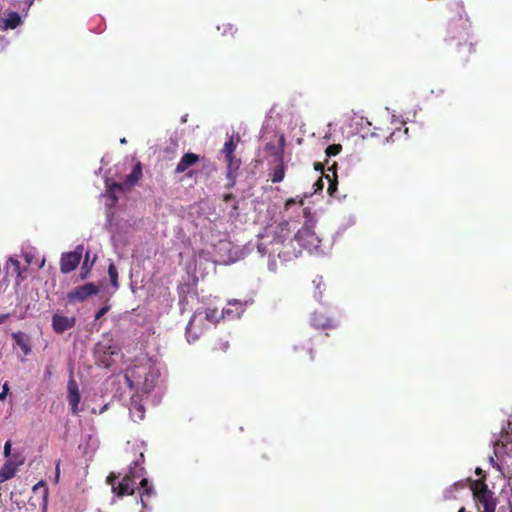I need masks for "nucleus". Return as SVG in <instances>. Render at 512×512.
Wrapping results in <instances>:
<instances>
[{
    "label": "nucleus",
    "instance_id": "58836bf2",
    "mask_svg": "<svg viewBox=\"0 0 512 512\" xmlns=\"http://www.w3.org/2000/svg\"><path fill=\"white\" fill-rule=\"evenodd\" d=\"M6 466H9L10 468H13V471L16 473L17 471V468L19 467V465H17V463L15 461H13L12 459L8 458V460L5 462Z\"/></svg>",
    "mask_w": 512,
    "mask_h": 512
},
{
    "label": "nucleus",
    "instance_id": "bb28decb",
    "mask_svg": "<svg viewBox=\"0 0 512 512\" xmlns=\"http://www.w3.org/2000/svg\"><path fill=\"white\" fill-rule=\"evenodd\" d=\"M142 175V169H141V166L140 164H137L132 172L127 176V182H129V184L131 185H134L141 177Z\"/></svg>",
    "mask_w": 512,
    "mask_h": 512
},
{
    "label": "nucleus",
    "instance_id": "c756f323",
    "mask_svg": "<svg viewBox=\"0 0 512 512\" xmlns=\"http://www.w3.org/2000/svg\"><path fill=\"white\" fill-rule=\"evenodd\" d=\"M7 273H15L17 276H20L19 271V261L17 259L10 258L6 264Z\"/></svg>",
    "mask_w": 512,
    "mask_h": 512
},
{
    "label": "nucleus",
    "instance_id": "a211bd4d",
    "mask_svg": "<svg viewBox=\"0 0 512 512\" xmlns=\"http://www.w3.org/2000/svg\"><path fill=\"white\" fill-rule=\"evenodd\" d=\"M199 157L193 153H186L180 159L179 163L176 166V172L182 173L185 172L190 166L195 164L198 161Z\"/></svg>",
    "mask_w": 512,
    "mask_h": 512
},
{
    "label": "nucleus",
    "instance_id": "c03bdc74",
    "mask_svg": "<svg viewBox=\"0 0 512 512\" xmlns=\"http://www.w3.org/2000/svg\"><path fill=\"white\" fill-rule=\"evenodd\" d=\"M303 213H304V216H305V217H309V216H310V209H309V208H305V209L303 210Z\"/></svg>",
    "mask_w": 512,
    "mask_h": 512
},
{
    "label": "nucleus",
    "instance_id": "f8f14e48",
    "mask_svg": "<svg viewBox=\"0 0 512 512\" xmlns=\"http://www.w3.org/2000/svg\"><path fill=\"white\" fill-rule=\"evenodd\" d=\"M250 301L244 300H238V299H231L227 301V305L229 308H226V319L229 320H235L239 319L244 311L246 310V307Z\"/></svg>",
    "mask_w": 512,
    "mask_h": 512
},
{
    "label": "nucleus",
    "instance_id": "de8ad7c7",
    "mask_svg": "<svg viewBox=\"0 0 512 512\" xmlns=\"http://www.w3.org/2000/svg\"><path fill=\"white\" fill-rule=\"evenodd\" d=\"M491 463L493 464V466H497V468L500 469V466L494 461L493 458H491Z\"/></svg>",
    "mask_w": 512,
    "mask_h": 512
},
{
    "label": "nucleus",
    "instance_id": "ddd939ff",
    "mask_svg": "<svg viewBox=\"0 0 512 512\" xmlns=\"http://www.w3.org/2000/svg\"><path fill=\"white\" fill-rule=\"evenodd\" d=\"M140 501L144 509H150L148 503L151 499L155 498L156 490L152 484L149 483L147 478H141L140 480Z\"/></svg>",
    "mask_w": 512,
    "mask_h": 512
},
{
    "label": "nucleus",
    "instance_id": "a19ab883",
    "mask_svg": "<svg viewBox=\"0 0 512 512\" xmlns=\"http://www.w3.org/2000/svg\"><path fill=\"white\" fill-rule=\"evenodd\" d=\"M314 168H315V170H317V171H321V172H323V170H324V165H323L322 163H320V162H316V163H314Z\"/></svg>",
    "mask_w": 512,
    "mask_h": 512
},
{
    "label": "nucleus",
    "instance_id": "5701e85b",
    "mask_svg": "<svg viewBox=\"0 0 512 512\" xmlns=\"http://www.w3.org/2000/svg\"><path fill=\"white\" fill-rule=\"evenodd\" d=\"M508 443L509 436H506L505 439H499L494 443V454L498 459L503 458L507 454L506 448Z\"/></svg>",
    "mask_w": 512,
    "mask_h": 512
},
{
    "label": "nucleus",
    "instance_id": "603ef678",
    "mask_svg": "<svg viewBox=\"0 0 512 512\" xmlns=\"http://www.w3.org/2000/svg\"><path fill=\"white\" fill-rule=\"evenodd\" d=\"M120 142H121V144H125V143H126V139H125V138H122V139L120 140Z\"/></svg>",
    "mask_w": 512,
    "mask_h": 512
},
{
    "label": "nucleus",
    "instance_id": "e433bc0d",
    "mask_svg": "<svg viewBox=\"0 0 512 512\" xmlns=\"http://www.w3.org/2000/svg\"><path fill=\"white\" fill-rule=\"evenodd\" d=\"M11 447H12V444L10 441H6L5 445H4V456L6 458H10V456L12 455L11 454Z\"/></svg>",
    "mask_w": 512,
    "mask_h": 512
},
{
    "label": "nucleus",
    "instance_id": "4be33fe9",
    "mask_svg": "<svg viewBox=\"0 0 512 512\" xmlns=\"http://www.w3.org/2000/svg\"><path fill=\"white\" fill-rule=\"evenodd\" d=\"M4 29H14L21 23L20 15L17 12H11L6 18L0 20Z\"/></svg>",
    "mask_w": 512,
    "mask_h": 512
},
{
    "label": "nucleus",
    "instance_id": "f3484780",
    "mask_svg": "<svg viewBox=\"0 0 512 512\" xmlns=\"http://www.w3.org/2000/svg\"><path fill=\"white\" fill-rule=\"evenodd\" d=\"M407 133H408L407 127H405L404 129H402V127L393 128V129L388 127V129L385 133H382V134L374 133V134L377 135L378 137H383L387 142H389V141L394 142V141L400 139L401 137L407 135Z\"/></svg>",
    "mask_w": 512,
    "mask_h": 512
},
{
    "label": "nucleus",
    "instance_id": "a18cd8bd",
    "mask_svg": "<svg viewBox=\"0 0 512 512\" xmlns=\"http://www.w3.org/2000/svg\"><path fill=\"white\" fill-rule=\"evenodd\" d=\"M316 185L318 186V188H322L323 187V183H322V179L321 178L316 182Z\"/></svg>",
    "mask_w": 512,
    "mask_h": 512
},
{
    "label": "nucleus",
    "instance_id": "8fccbe9b",
    "mask_svg": "<svg viewBox=\"0 0 512 512\" xmlns=\"http://www.w3.org/2000/svg\"><path fill=\"white\" fill-rule=\"evenodd\" d=\"M225 199H226V203H227L230 200V195L226 194Z\"/></svg>",
    "mask_w": 512,
    "mask_h": 512
},
{
    "label": "nucleus",
    "instance_id": "393cba45",
    "mask_svg": "<svg viewBox=\"0 0 512 512\" xmlns=\"http://www.w3.org/2000/svg\"><path fill=\"white\" fill-rule=\"evenodd\" d=\"M335 166H336V163H334L330 168H328V171H332L333 172V179L330 177L329 174L326 175V178L328 179L329 181V187H328V192L330 195H333L334 191L337 189V182H336V171H335Z\"/></svg>",
    "mask_w": 512,
    "mask_h": 512
},
{
    "label": "nucleus",
    "instance_id": "79ce46f5",
    "mask_svg": "<svg viewBox=\"0 0 512 512\" xmlns=\"http://www.w3.org/2000/svg\"><path fill=\"white\" fill-rule=\"evenodd\" d=\"M59 476H60V469H59V464H57L56 469H55V481L56 482H58Z\"/></svg>",
    "mask_w": 512,
    "mask_h": 512
},
{
    "label": "nucleus",
    "instance_id": "c9c22d12",
    "mask_svg": "<svg viewBox=\"0 0 512 512\" xmlns=\"http://www.w3.org/2000/svg\"><path fill=\"white\" fill-rule=\"evenodd\" d=\"M110 307L109 306H104L102 308H100L97 313L95 314V319L98 320L100 319L101 317H103L108 311H109Z\"/></svg>",
    "mask_w": 512,
    "mask_h": 512
},
{
    "label": "nucleus",
    "instance_id": "9b49d317",
    "mask_svg": "<svg viewBox=\"0 0 512 512\" xmlns=\"http://www.w3.org/2000/svg\"><path fill=\"white\" fill-rule=\"evenodd\" d=\"M68 389V402L71 407V411L74 415H77L80 412L79 403H80V392L78 389V385L74 380L73 376H70L67 385Z\"/></svg>",
    "mask_w": 512,
    "mask_h": 512
},
{
    "label": "nucleus",
    "instance_id": "b1692460",
    "mask_svg": "<svg viewBox=\"0 0 512 512\" xmlns=\"http://www.w3.org/2000/svg\"><path fill=\"white\" fill-rule=\"evenodd\" d=\"M144 413H145L144 407L140 403L133 400L132 405L130 407V415H131L132 419L135 422L143 420Z\"/></svg>",
    "mask_w": 512,
    "mask_h": 512
},
{
    "label": "nucleus",
    "instance_id": "dca6fc26",
    "mask_svg": "<svg viewBox=\"0 0 512 512\" xmlns=\"http://www.w3.org/2000/svg\"><path fill=\"white\" fill-rule=\"evenodd\" d=\"M15 343L21 348L24 355L27 356L31 353L30 338L27 334L18 331L12 334Z\"/></svg>",
    "mask_w": 512,
    "mask_h": 512
},
{
    "label": "nucleus",
    "instance_id": "7ed1b4c3",
    "mask_svg": "<svg viewBox=\"0 0 512 512\" xmlns=\"http://www.w3.org/2000/svg\"><path fill=\"white\" fill-rule=\"evenodd\" d=\"M450 18H449V31L452 37L455 38V34L458 29L462 30L465 44H468V52L474 51L472 37L470 34L471 22L468 14L465 10L464 3L462 1H454L449 5Z\"/></svg>",
    "mask_w": 512,
    "mask_h": 512
},
{
    "label": "nucleus",
    "instance_id": "2eb2a0df",
    "mask_svg": "<svg viewBox=\"0 0 512 512\" xmlns=\"http://www.w3.org/2000/svg\"><path fill=\"white\" fill-rule=\"evenodd\" d=\"M284 148H285V137L284 135L279 136L278 145H275L271 142L265 145V151L269 152L271 156H274L276 160H281L284 158Z\"/></svg>",
    "mask_w": 512,
    "mask_h": 512
},
{
    "label": "nucleus",
    "instance_id": "6e6d98bb",
    "mask_svg": "<svg viewBox=\"0 0 512 512\" xmlns=\"http://www.w3.org/2000/svg\"><path fill=\"white\" fill-rule=\"evenodd\" d=\"M230 216L233 217L234 216V211H231L230 212Z\"/></svg>",
    "mask_w": 512,
    "mask_h": 512
},
{
    "label": "nucleus",
    "instance_id": "49530a36",
    "mask_svg": "<svg viewBox=\"0 0 512 512\" xmlns=\"http://www.w3.org/2000/svg\"><path fill=\"white\" fill-rule=\"evenodd\" d=\"M310 360L313 361L315 359L312 349H309Z\"/></svg>",
    "mask_w": 512,
    "mask_h": 512
},
{
    "label": "nucleus",
    "instance_id": "9d476101",
    "mask_svg": "<svg viewBox=\"0 0 512 512\" xmlns=\"http://www.w3.org/2000/svg\"><path fill=\"white\" fill-rule=\"evenodd\" d=\"M226 162V178L229 180L228 185L233 186L236 182L237 177L240 175L242 161L240 158H237L235 154H230L228 157H226Z\"/></svg>",
    "mask_w": 512,
    "mask_h": 512
},
{
    "label": "nucleus",
    "instance_id": "423d86ee",
    "mask_svg": "<svg viewBox=\"0 0 512 512\" xmlns=\"http://www.w3.org/2000/svg\"><path fill=\"white\" fill-rule=\"evenodd\" d=\"M84 252L83 244L76 246L74 251L64 252L60 259V270L64 274L74 271L79 265Z\"/></svg>",
    "mask_w": 512,
    "mask_h": 512
},
{
    "label": "nucleus",
    "instance_id": "1a4fd4ad",
    "mask_svg": "<svg viewBox=\"0 0 512 512\" xmlns=\"http://www.w3.org/2000/svg\"><path fill=\"white\" fill-rule=\"evenodd\" d=\"M76 324V318L74 316L68 317L60 313H55L52 316V328L57 334H62L67 330L72 329Z\"/></svg>",
    "mask_w": 512,
    "mask_h": 512
},
{
    "label": "nucleus",
    "instance_id": "4468645a",
    "mask_svg": "<svg viewBox=\"0 0 512 512\" xmlns=\"http://www.w3.org/2000/svg\"><path fill=\"white\" fill-rule=\"evenodd\" d=\"M310 323L313 327L317 329H327V328H335L336 325L334 321L324 314L319 312H314L311 316Z\"/></svg>",
    "mask_w": 512,
    "mask_h": 512
},
{
    "label": "nucleus",
    "instance_id": "37998d69",
    "mask_svg": "<svg viewBox=\"0 0 512 512\" xmlns=\"http://www.w3.org/2000/svg\"><path fill=\"white\" fill-rule=\"evenodd\" d=\"M52 374L51 367L47 366L45 370V378H50Z\"/></svg>",
    "mask_w": 512,
    "mask_h": 512
},
{
    "label": "nucleus",
    "instance_id": "20e7f679",
    "mask_svg": "<svg viewBox=\"0 0 512 512\" xmlns=\"http://www.w3.org/2000/svg\"><path fill=\"white\" fill-rule=\"evenodd\" d=\"M469 482L478 510H481V512H495L496 499L493 497V492L488 489L484 477L478 480L469 479Z\"/></svg>",
    "mask_w": 512,
    "mask_h": 512
},
{
    "label": "nucleus",
    "instance_id": "6e6552de",
    "mask_svg": "<svg viewBox=\"0 0 512 512\" xmlns=\"http://www.w3.org/2000/svg\"><path fill=\"white\" fill-rule=\"evenodd\" d=\"M202 321L203 314L200 312V310H197L191 317L186 328V338L189 343L195 342L199 339L202 333Z\"/></svg>",
    "mask_w": 512,
    "mask_h": 512
},
{
    "label": "nucleus",
    "instance_id": "7c9ffc66",
    "mask_svg": "<svg viewBox=\"0 0 512 512\" xmlns=\"http://www.w3.org/2000/svg\"><path fill=\"white\" fill-rule=\"evenodd\" d=\"M341 150L342 146L340 144H332L326 148L325 153L328 157H331L338 155L341 152Z\"/></svg>",
    "mask_w": 512,
    "mask_h": 512
},
{
    "label": "nucleus",
    "instance_id": "cd10ccee",
    "mask_svg": "<svg viewBox=\"0 0 512 512\" xmlns=\"http://www.w3.org/2000/svg\"><path fill=\"white\" fill-rule=\"evenodd\" d=\"M108 274H109V277H110L111 285L115 289H117L119 287V284H118V272H117V269H116L115 265L112 264V263L108 267Z\"/></svg>",
    "mask_w": 512,
    "mask_h": 512
},
{
    "label": "nucleus",
    "instance_id": "f03ea898",
    "mask_svg": "<svg viewBox=\"0 0 512 512\" xmlns=\"http://www.w3.org/2000/svg\"><path fill=\"white\" fill-rule=\"evenodd\" d=\"M144 460V455L141 453L139 459L133 461L130 465L128 472L124 475L121 481H117L118 477L111 473L107 477V483L111 486L112 492L117 497L133 494L135 490V481L141 478L144 474V468L141 462Z\"/></svg>",
    "mask_w": 512,
    "mask_h": 512
},
{
    "label": "nucleus",
    "instance_id": "09e8293b",
    "mask_svg": "<svg viewBox=\"0 0 512 512\" xmlns=\"http://www.w3.org/2000/svg\"><path fill=\"white\" fill-rule=\"evenodd\" d=\"M475 472H476L477 475H482L483 471H482L481 468H477Z\"/></svg>",
    "mask_w": 512,
    "mask_h": 512
},
{
    "label": "nucleus",
    "instance_id": "6ab92c4d",
    "mask_svg": "<svg viewBox=\"0 0 512 512\" xmlns=\"http://www.w3.org/2000/svg\"><path fill=\"white\" fill-rule=\"evenodd\" d=\"M203 314V320H207L209 323L215 325L220 319L224 318V309H210L200 311Z\"/></svg>",
    "mask_w": 512,
    "mask_h": 512
},
{
    "label": "nucleus",
    "instance_id": "ea45409f",
    "mask_svg": "<svg viewBox=\"0 0 512 512\" xmlns=\"http://www.w3.org/2000/svg\"><path fill=\"white\" fill-rule=\"evenodd\" d=\"M40 488H41V489H43L44 496H46V495H47V490H46L45 485H44V483H43L42 481H40L39 483H37V484L34 486V488H33V489L36 491V490H38V489H40Z\"/></svg>",
    "mask_w": 512,
    "mask_h": 512
},
{
    "label": "nucleus",
    "instance_id": "aec40b11",
    "mask_svg": "<svg viewBox=\"0 0 512 512\" xmlns=\"http://www.w3.org/2000/svg\"><path fill=\"white\" fill-rule=\"evenodd\" d=\"M278 164L271 171V181L272 183H279L285 177V165L284 158L281 160H276Z\"/></svg>",
    "mask_w": 512,
    "mask_h": 512
},
{
    "label": "nucleus",
    "instance_id": "412c9836",
    "mask_svg": "<svg viewBox=\"0 0 512 512\" xmlns=\"http://www.w3.org/2000/svg\"><path fill=\"white\" fill-rule=\"evenodd\" d=\"M239 145L243 146V141L241 140L239 133L232 134L229 141L226 142V157L230 154H235Z\"/></svg>",
    "mask_w": 512,
    "mask_h": 512
},
{
    "label": "nucleus",
    "instance_id": "f257e3e1",
    "mask_svg": "<svg viewBox=\"0 0 512 512\" xmlns=\"http://www.w3.org/2000/svg\"><path fill=\"white\" fill-rule=\"evenodd\" d=\"M159 376V367L150 360L127 369L125 373V379L129 387L143 393H149L154 389Z\"/></svg>",
    "mask_w": 512,
    "mask_h": 512
},
{
    "label": "nucleus",
    "instance_id": "f704fd0d",
    "mask_svg": "<svg viewBox=\"0 0 512 512\" xmlns=\"http://www.w3.org/2000/svg\"><path fill=\"white\" fill-rule=\"evenodd\" d=\"M296 203H299L300 205L303 204V199H300L299 201L296 200L295 198H289L286 200L285 202V209L288 210L291 206L295 205Z\"/></svg>",
    "mask_w": 512,
    "mask_h": 512
},
{
    "label": "nucleus",
    "instance_id": "4c0bfd02",
    "mask_svg": "<svg viewBox=\"0 0 512 512\" xmlns=\"http://www.w3.org/2000/svg\"><path fill=\"white\" fill-rule=\"evenodd\" d=\"M9 392V386H8V383H4L3 387H2V391L0 393V400L3 401L7 394Z\"/></svg>",
    "mask_w": 512,
    "mask_h": 512
},
{
    "label": "nucleus",
    "instance_id": "864d4df0",
    "mask_svg": "<svg viewBox=\"0 0 512 512\" xmlns=\"http://www.w3.org/2000/svg\"><path fill=\"white\" fill-rule=\"evenodd\" d=\"M113 187H114V188H120V185H119V184H117V183H114V184H113Z\"/></svg>",
    "mask_w": 512,
    "mask_h": 512
},
{
    "label": "nucleus",
    "instance_id": "72a5a7b5",
    "mask_svg": "<svg viewBox=\"0 0 512 512\" xmlns=\"http://www.w3.org/2000/svg\"><path fill=\"white\" fill-rule=\"evenodd\" d=\"M10 459L15 461L17 463V465H19V466H21L24 463V461H25V457L21 453H19V452H16V453L12 454L10 456Z\"/></svg>",
    "mask_w": 512,
    "mask_h": 512
},
{
    "label": "nucleus",
    "instance_id": "39448f33",
    "mask_svg": "<svg viewBox=\"0 0 512 512\" xmlns=\"http://www.w3.org/2000/svg\"><path fill=\"white\" fill-rule=\"evenodd\" d=\"M296 240L305 248H317L321 242L314 230V222L309 219L295 235Z\"/></svg>",
    "mask_w": 512,
    "mask_h": 512
},
{
    "label": "nucleus",
    "instance_id": "473e14b6",
    "mask_svg": "<svg viewBox=\"0 0 512 512\" xmlns=\"http://www.w3.org/2000/svg\"><path fill=\"white\" fill-rule=\"evenodd\" d=\"M107 228L109 229V232L111 234H114L115 232H117V228L115 227V224H114V216L113 215L108 214Z\"/></svg>",
    "mask_w": 512,
    "mask_h": 512
},
{
    "label": "nucleus",
    "instance_id": "2f4dec72",
    "mask_svg": "<svg viewBox=\"0 0 512 512\" xmlns=\"http://www.w3.org/2000/svg\"><path fill=\"white\" fill-rule=\"evenodd\" d=\"M101 352H103L104 354L113 355V354H115V348H112L111 346L106 347L103 344H98L96 347V354H99Z\"/></svg>",
    "mask_w": 512,
    "mask_h": 512
},
{
    "label": "nucleus",
    "instance_id": "a878e982",
    "mask_svg": "<svg viewBox=\"0 0 512 512\" xmlns=\"http://www.w3.org/2000/svg\"><path fill=\"white\" fill-rule=\"evenodd\" d=\"M15 472L13 471V468H10L9 466L4 465L0 469V483H3L15 476Z\"/></svg>",
    "mask_w": 512,
    "mask_h": 512
},
{
    "label": "nucleus",
    "instance_id": "5fc2aeb1",
    "mask_svg": "<svg viewBox=\"0 0 512 512\" xmlns=\"http://www.w3.org/2000/svg\"><path fill=\"white\" fill-rule=\"evenodd\" d=\"M102 362H103L105 365H109L108 361H106V360H102Z\"/></svg>",
    "mask_w": 512,
    "mask_h": 512
},
{
    "label": "nucleus",
    "instance_id": "3c124183",
    "mask_svg": "<svg viewBox=\"0 0 512 512\" xmlns=\"http://www.w3.org/2000/svg\"><path fill=\"white\" fill-rule=\"evenodd\" d=\"M458 512H466L465 508L464 507H461Z\"/></svg>",
    "mask_w": 512,
    "mask_h": 512
},
{
    "label": "nucleus",
    "instance_id": "c85d7f7f",
    "mask_svg": "<svg viewBox=\"0 0 512 512\" xmlns=\"http://www.w3.org/2000/svg\"><path fill=\"white\" fill-rule=\"evenodd\" d=\"M94 261H95V256L93 258H91L90 251H87L85 253V259H84V262H83V265H82V270L85 271V273L82 274L83 278L89 272V270L92 267Z\"/></svg>",
    "mask_w": 512,
    "mask_h": 512
},
{
    "label": "nucleus",
    "instance_id": "0eeeda50",
    "mask_svg": "<svg viewBox=\"0 0 512 512\" xmlns=\"http://www.w3.org/2000/svg\"><path fill=\"white\" fill-rule=\"evenodd\" d=\"M98 291L99 289L96 285L87 283L70 291L67 295V299L70 303L83 302L90 296L97 294Z\"/></svg>",
    "mask_w": 512,
    "mask_h": 512
}]
</instances>
